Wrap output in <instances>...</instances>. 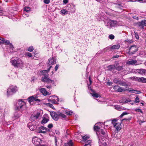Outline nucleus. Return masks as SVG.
<instances>
[{"instance_id":"1","label":"nucleus","mask_w":146,"mask_h":146,"mask_svg":"<svg viewBox=\"0 0 146 146\" xmlns=\"http://www.w3.org/2000/svg\"><path fill=\"white\" fill-rule=\"evenodd\" d=\"M96 134L99 138V146H107L106 140L104 138L106 135L104 131L102 129H100L97 131Z\"/></svg>"},{"instance_id":"2","label":"nucleus","mask_w":146,"mask_h":146,"mask_svg":"<svg viewBox=\"0 0 146 146\" xmlns=\"http://www.w3.org/2000/svg\"><path fill=\"white\" fill-rule=\"evenodd\" d=\"M52 66H50L48 70H44L42 71V73H44L43 74V76L42 78V80L44 82H46L47 83H51L53 84L54 83V81L53 80H52L48 78V72L49 71L50 69L52 68Z\"/></svg>"},{"instance_id":"3","label":"nucleus","mask_w":146,"mask_h":146,"mask_svg":"<svg viewBox=\"0 0 146 146\" xmlns=\"http://www.w3.org/2000/svg\"><path fill=\"white\" fill-rule=\"evenodd\" d=\"M117 23V22L116 21L111 20L109 19H108L105 21V25L109 29L116 26Z\"/></svg>"},{"instance_id":"4","label":"nucleus","mask_w":146,"mask_h":146,"mask_svg":"<svg viewBox=\"0 0 146 146\" xmlns=\"http://www.w3.org/2000/svg\"><path fill=\"white\" fill-rule=\"evenodd\" d=\"M11 62L12 63V65L17 67L20 66L22 63L21 60L20 59H12L11 60Z\"/></svg>"},{"instance_id":"5","label":"nucleus","mask_w":146,"mask_h":146,"mask_svg":"<svg viewBox=\"0 0 146 146\" xmlns=\"http://www.w3.org/2000/svg\"><path fill=\"white\" fill-rule=\"evenodd\" d=\"M9 88L10 89V91L9 89L7 92L8 96L12 95L13 93H15L17 91V87L16 86L11 85L10 86Z\"/></svg>"},{"instance_id":"6","label":"nucleus","mask_w":146,"mask_h":146,"mask_svg":"<svg viewBox=\"0 0 146 146\" xmlns=\"http://www.w3.org/2000/svg\"><path fill=\"white\" fill-rule=\"evenodd\" d=\"M18 105H17L16 106L17 108V110H22L23 109H27V108L26 106L25 103L22 101L20 100L18 102Z\"/></svg>"},{"instance_id":"7","label":"nucleus","mask_w":146,"mask_h":146,"mask_svg":"<svg viewBox=\"0 0 146 146\" xmlns=\"http://www.w3.org/2000/svg\"><path fill=\"white\" fill-rule=\"evenodd\" d=\"M138 50V48L136 46H131L129 48L128 54L129 55L133 54Z\"/></svg>"},{"instance_id":"8","label":"nucleus","mask_w":146,"mask_h":146,"mask_svg":"<svg viewBox=\"0 0 146 146\" xmlns=\"http://www.w3.org/2000/svg\"><path fill=\"white\" fill-rule=\"evenodd\" d=\"M41 142V139L37 137H34L33 138L32 142L34 144L37 146H39Z\"/></svg>"},{"instance_id":"9","label":"nucleus","mask_w":146,"mask_h":146,"mask_svg":"<svg viewBox=\"0 0 146 146\" xmlns=\"http://www.w3.org/2000/svg\"><path fill=\"white\" fill-rule=\"evenodd\" d=\"M50 114L52 118L55 121H57L59 119L58 113L57 114L54 111H50Z\"/></svg>"},{"instance_id":"10","label":"nucleus","mask_w":146,"mask_h":146,"mask_svg":"<svg viewBox=\"0 0 146 146\" xmlns=\"http://www.w3.org/2000/svg\"><path fill=\"white\" fill-rule=\"evenodd\" d=\"M40 116V112L37 111L36 114L32 115L31 116V119L33 121L35 120Z\"/></svg>"},{"instance_id":"11","label":"nucleus","mask_w":146,"mask_h":146,"mask_svg":"<svg viewBox=\"0 0 146 146\" xmlns=\"http://www.w3.org/2000/svg\"><path fill=\"white\" fill-rule=\"evenodd\" d=\"M49 129L47 128L44 127L42 126L40 127L38 130V133H45L47 130Z\"/></svg>"},{"instance_id":"12","label":"nucleus","mask_w":146,"mask_h":146,"mask_svg":"<svg viewBox=\"0 0 146 146\" xmlns=\"http://www.w3.org/2000/svg\"><path fill=\"white\" fill-rule=\"evenodd\" d=\"M56 60L53 58H50L48 60V64L50 65L56 64Z\"/></svg>"},{"instance_id":"13","label":"nucleus","mask_w":146,"mask_h":146,"mask_svg":"<svg viewBox=\"0 0 146 146\" xmlns=\"http://www.w3.org/2000/svg\"><path fill=\"white\" fill-rule=\"evenodd\" d=\"M40 91L44 96L49 95H50L49 92L46 91L44 88H42L40 89Z\"/></svg>"},{"instance_id":"14","label":"nucleus","mask_w":146,"mask_h":146,"mask_svg":"<svg viewBox=\"0 0 146 146\" xmlns=\"http://www.w3.org/2000/svg\"><path fill=\"white\" fill-rule=\"evenodd\" d=\"M121 124L119 123H117L115 125H114L113 126L115 129L117 131H119L121 129Z\"/></svg>"},{"instance_id":"15","label":"nucleus","mask_w":146,"mask_h":146,"mask_svg":"<svg viewBox=\"0 0 146 146\" xmlns=\"http://www.w3.org/2000/svg\"><path fill=\"white\" fill-rule=\"evenodd\" d=\"M101 123L100 122L97 123H96L94 125V130L97 131L99 130H99L100 129V128L101 127Z\"/></svg>"},{"instance_id":"16","label":"nucleus","mask_w":146,"mask_h":146,"mask_svg":"<svg viewBox=\"0 0 146 146\" xmlns=\"http://www.w3.org/2000/svg\"><path fill=\"white\" fill-rule=\"evenodd\" d=\"M137 62L136 60H131L129 61H127V64L128 65H137Z\"/></svg>"},{"instance_id":"17","label":"nucleus","mask_w":146,"mask_h":146,"mask_svg":"<svg viewBox=\"0 0 146 146\" xmlns=\"http://www.w3.org/2000/svg\"><path fill=\"white\" fill-rule=\"evenodd\" d=\"M137 72L139 74H146V70L145 69H138Z\"/></svg>"},{"instance_id":"18","label":"nucleus","mask_w":146,"mask_h":146,"mask_svg":"<svg viewBox=\"0 0 146 146\" xmlns=\"http://www.w3.org/2000/svg\"><path fill=\"white\" fill-rule=\"evenodd\" d=\"M116 67L114 65H111L107 67L108 70L110 71H114Z\"/></svg>"},{"instance_id":"19","label":"nucleus","mask_w":146,"mask_h":146,"mask_svg":"<svg viewBox=\"0 0 146 146\" xmlns=\"http://www.w3.org/2000/svg\"><path fill=\"white\" fill-rule=\"evenodd\" d=\"M137 81L139 82L146 83V78L143 77L139 78Z\"/></svg>"},{"instance_id":"20","label":"nucleus","mask_w":146,"mask_h":146,"mask_svg":"<svg viewBox=\"0 0 146 146\" xmlns=\"http://www.w3.org/2000/svg\"><path fill=\"white\" fill-rule=\"evenodd\" d=\"M73 143L72 140H70L64 144L65 146H73Z\"/></svg>"},{"instance_id":"21","label":"nucleus","mask_w":146,"mask_h":146,"mask_svg":"<svg viewBox=\"0 0 146 146\" xmlns=\"http://www.w3.org/2000/svg\"><path fill=\"white\" fill-rule=\"evenodd\" d=\"M48 100L49 102H51L53 104H55L56 103L55 99L52 98V96L49 97V98L48 99Z\"/></svg>"},{"instance_id":"22","label":"nucleus","mask_w":146,"mask_h":146,"mask_svg":"<svg viewBox=\"0 0 146 146\" xmlns=\"http://www.w3.org/2000/svg\"><path fill=\"white\" fill-rule=\"evenodd\" d=\"M118 84L120 86H128L127 83L123 81H121L120 80H119V82L118 83Z\"/></svg>"},{"instance_id":"23","label":"nucleus","mask_w":146,"mask_h":146,"mask_svg":"<svg viewBox=\"0 0 146 146\" xmlns=\"http://www.w3.org/2000/svg\"><path fill=\"white\" fill-rule=\"evenodd\" d=\"M33 96H32L28 98L27 99V100L30 103V104H33V103H32V102H34V100H33Z\"/></svg>"},{"instance_id":"24","label":"nucleus","mask_w":146,"mask_h":146,"mask_svg":"<svg viewBox=\"0 0 146 146\" xmlns=\"http://www.w3.org/2000/svg\"><path fill=\"white\" fill-rule=\"evenodd\" d=\"M137 24L138 26L140 27L142 29L144 28V26L143 25V23H142V21L141 22L137 23Z\"/></svg>"},{"instance_id":"25","label":"nucleus","mask_w":146,"mask_h":146,"mask_svg":"<svg viewBox=\"0 0 146 146\" xmlns=\"http://www.w3.org/2000/svg\"><path fill=\"white\" fill-rule=\"evenodd\" d=\"M120 47V46L119 44L115 45H113L111 47V48L112 49H118Z\"/></svg>"},{"instance_id":"26","label":"nucleus","mask_w":146,"mask_h":146,"mask_svg":"<svg viewBox=\"0 0 146 146\" xmlns=\"http://www.w3.org/2000/svg\"><path fill=\"white\" fill-rule=\"evenodd\" d=\"M33 96V100L34 101H36L38 102H40V100L38 99V97L37 96L34 95Z\"/></svg>"},{"instance_id":"27","label":"nucleus","mask_w":146,"mask_h":146,"mask_svg":"<svg viewBox=\"0 0 146 146\" xmlns=\"http://www.w3.org/2000/svg\"><path fill=\"white\" fill-rule=\"evenodd\" d=\"M61 13L63 15H65L68 14V12L66 11L65 9H62L61 11Z\"/></svg>"},{"instance_id":"28","label":"nucleus","mask_w":146,"mask_h":146,"mask_svg":"<svg viewBox=\"0 0 146 146\" xmlns=\"http://www.w3.org/2000/svg\"><path fill=\"white\" fill-rule=\"evenodd\" d=\"M49 121V119L48 118H46L45 117H44L42 121V123H46Z\"/></svg>"},{"instance_id":"29","label":"nucleus","mask_w":146,"mask_h":146,"mask_svg":"<svg viewBox=\"0 0 146 146\" xmlns=\"http://www.w3.org/2000/svg\"><path fill=\"white\" fill-rule=\"evenodd\" d=\"M2 42L5 43L6 44L8 45L9 44V40H6L3 38V40H2Z\"/></svg>"},{"instance_id":"30","label":"nucleus","mask_w":146,"mask_h":146,"mask_svg":"<svg viewBox=\"0 0 146 146\" xmlns=\"http://www.w3.org/2000/svg\"><path fill=\"white\" fill-rule=\"evenodd\" d=\"M58 116L59 117H60L62 118H65L66 117V116L65 115L61 113H58Z\"/></svg>"},{"instance_id":"31","label":"nucleus","mask_w":146,"mask_h":146,"mask_svg":"<svg viewBox=\"0 0 146 146\" xmlns=\"http://www.w3.org/2000/svg\"><path fill=\"white\" fill-rule=\"evenodd\" d=\"M115 69L118 71H121L123 69V66H121L116 67Z\"/></svg>"},{"instance_id":"32","label":"nucleus","mask_w":146,"mask_h":146,"mask_svg":"<svg viewBox=\"0 0 146 146\" xmlns=\"http://www.w3.org/2000/svg\"><path fill=\"white\" fill-rule=\"evenodd\" d=\"M117 121V120L116 119H113L112 120L111 123L113 124V126L115 125L117 123H116Z\"/></svg>"},{"instance_id":"33","label":"nucleus","mask_w":146,"mask_h":146,"mask_svg":"<svg viewBox=\"0 0 146 146\" xmlns=\"http://www.w3.org/2000/svg\"><path fill=\"white\" fill-rule=\"evenodd\" d=\"M30 9L28 7H26L24 8V10L25 11H26L27 12H29L30 11Z\"/></svg>"},{"instance_id":"34","label":"nucleus","mask_w":146,"mask_h":146,"mask_svg":"<svg viewBox=\"0 0 146 146\" xmlns=\"http://www.w3.org/2000/svg\"><path fill=\"white\" fill-rule=\"evenodd\" d=\"M89 137L86 135L82 137V139H83V140L84 141H85L88 140L89 139Z\"/></svg>"},{"instance_id":"35","label":"nucleus","mask_w":146,"mask_h":146,"mask_svg":"<svg viewBox=\"0 0 146 146\" xmlns=\"http://www.w3.org/2000/svg\"><path fill=\"white\" fill-rule=\"evenodd\" d=\"M73 112L72 111H66V114L68 115H71L73 113Z\"/></svg>"},{"instance_id":"36","label":"nucleus","mask_w":146,"mask_h":146,"mask_svg":"<svg viewBox=\"0 0 146 146\" xmlns=\"http://www.w3.org/2000/svg\"><path fill=\"white\" fill-rule=\"evenodd\" d=\"M34 50L33 46H31L28 48V51L30 52H32Z\"/></svg>"},{"instance_id":"37","label":"nucleus","mask_w":146,"mask_h":146,"mask_svg":"<svg viewBox=\"0 0 146 146\" xmlns=\"http://www.w3.org/2000/svg\"><path fill=\"white\" fill-rule=\"evenodd\" d=\"M108 37L110 39L113 40L115 36L111 34L109 35Z\"/></svg>"},{"instance_id":"38","label":"nucleus","mask_w":146,"mask_h":146,"mask_svg":"<svg viewBox=\"0 0 146 146\" xmlns=\"http://www.w3.org/2000/svg\"><path fill=\"white\" fill-rule=\"evenodd\" d=\"M25 55L26 56H27L29 57H31L32 56V54L29 52H27L25 53Z\"/></svg>"},{"instance_id":"39","label":"nucleus","mask_w":146,"mask_h":146,"mask_svg":"<svg viewBox=\"0 0 146 146\" xmlns=\"http://www.w3.org/2000/svg\"><path fill=\"white\" fill-rule=\"evenodd\" d=\"M92 96L93 97H95L96 98H98L99 96V95L98 94L94 93L92 94Z\"/></svg>"},{"instance_id":"40","label":"nucleus","mask_w":146,"mask_h":146,"mask_svg":"<svg viewBox=\"0 0 146 146\" xmlns=\"http://www.w3.org/2000/svg\"><path fill=\"white\" fill-rule=\"evenodd\" d=\"M36 127L33 125L29 127L31 131H33L35 129Z\"/></svg>"},{"instance_id":"41","label":"nucleus","mask_w":146,"mask_h":146,"mask_svg":"<svg viewBox=\"0 0 146 146\" xmlns=\"http://www.w3.org/2000/svg\"><path fill=\"white\" fill-rule=\"evenodd\" d=\"M139 102V99L138 96H137L135 98L134 102L136 103H138Z\"/></svg>"},{"instance_id":"42","label":"nucleus","mask_w":146,"mask_h":146,"mask_svg":"<svg viewBox=\"0 0 146 146\" xmlns=\"http://www.w3.org/2000/svg\"><path fill=\"white\" fill-rule=\"evenodd\" d=\"M128 114V113L126 112H124L121 114L119 117L121 118L124 115L127 114Z\"/></svg>"},{"instance_id":"43","label":"nucleus","mask_w":146,"mask_h":146,"mask_svg":"<svg viewBox=\"0 0 146 146\" xmlns=\"http://www.w3.org/2000/svg\"><path fill=\"white\" fill-rule=\"evenodd\" d=\"M52 98L53 99H55L56 100V102L58 101H59L58 98V97L55 96V95H53L52 96Z\"/></svg>"},{"instance_id":"44","label":"nucleus","mask_w":146,"mask_h":146,"mask_svg":"<svg viewBox=\"0 0 146 146\" xmlns=\"http://www.w3.org/2000/svg\"><path fill=\"white\" fill-rule=\"evenodd\" d=\"M46 105L48 106L49 107L51 108L52 109H54V108L52 104H50L49 103H47V104Z\"/></svg>"},{"instance_id":"45","label":"nucleus","mask_w":146,"mask_h":146,"mask_svg":"<svg viewBox=\"0 0 146 146\" xmlns=\"http://www.w3.org/2000/svg\"><path fill=\"white\" fill-rule=\"evenodd\" d=\"M119 80L118 79H116L114 80V82L117 84L119 82Z\"/></svg>"},{"instance_id":"46","label":"nucleus","mask_w":146,"mask_h":146,"mask_svg":"<svg viewBox=\"0 0 146 146\" xmlns=\"http://www.w3.org/2000/svg\"><path fill=\"white\" fill-rule=\"evenodd\" d=\"M118 90L117 92H121L123 90V89L121 87L119 86V88H118Z\"/></svg>"},{"instance_id":"47","label":"nucleus","mask_w":146,"mask_h":146,"mask_svg":"<svg viewBox=\"0 0 146 146\" xmlns=\"http://www.w3.org/2000/svg\"><path fill=\"white\" fill-rule=\"evenodd\" d=\"M119 86H118L116 85L115 86L113 87V89L117 91L118 90V88H119Z\"/></svg>"},{"instance_id":"48","label":"nucleus","mask_w":146,"mask_h":146,"mask_svg":"<svg viewBox=\"0 0 146 146\" xmlns=\"http://www.w3.org/2000/svg\"><path fill=\"white\" fill-rule=\"evenodd\" d=\"M142 23H143V26H146V20H144L142 21Z\"/></svg>"},{"instance_id":"49","label":"nucleus","mask_w":146,"mask_h":146,"mask_svg":"<svg viewBox=\"0 0 146 146\" xmlns=\"http://www.w3.org/2000/svg\"><path fill=\"white\" fill-rule=\"evenodd\" d=\"M131 101V100L129 99H126L125 100L123 101V102L125 103H127L128 102H130Z\"/></svg>"},{"instance_id":"50","label":"nucleus","mask_w":146,"mask_h":146,"mask_svg":"<svg viewBox=\"0 0 146 146\" xmlns=\"http://www.w3.org/2000/svg\"><path fill=\"white\" fill-rule=\"evenodd\" d=\"M19 115L18 114V113H16L14 114V117L16 119L18 118L19 117Z\"/></svg>"},{"instance_id":"51","label":"nucleus","mask_w":146,"mask_h":146,"mask_svg":"<svg viewBox=\"0 0 146 146\" xmlns=\"http://www.w3.org/2000/svg\"><path fill=\"white\" fill-rule=\"evenodd\" d=\"M132 79H133V80H135L136 81H137V80H138V79H139V78L136 77V76H134L132 78Z\"/></svg>"},{"instance_id":"52","label":"nucleus","mask_w":146,"mask_h":146,"mask_svg":"<svg viewBox=\"0 0 146 146\" xmlns=\"http://www.w3.org/2000/svg\"><path fill=\"white\" fill-rule=\"evenodd\" d=\"M44 2L46 4H48L50 2V0H44Z\"/></svg>"},{"instance_id":"53","label":"nucleus","mask_w":146,"mask_h":146,"mask_svg":"<svg viewBox=\"0 0 146 146\" xmlns=\"http://www.w3.org/2000/svg\"><path fill=\"white\" fill-rule=\"evenodd\" d=\"M135 35L136 38L137 39H138L139 38V36L138 34L137 33H135Z\"/></svg>"},{"instance_id":"54","label":"nucleus","mask_w":146,"mask_h":146,"mask_svg":"<svg viewBox=\"0 0 146 146\" xmlns=\"http://www.w3.org/2000/svg\"><path fill=\"white\" fill-rule=\"evenodd\" d=\"M55 144L56 146H58L57 145V138L56 137H55Z\"/></svg>"},{"instance_id":"55","label":"nucleus","mask_w":146,"mask_h":146,"mask_svg":"<svg viewBox=\"0 0 146 146\" xmlns=\"http://www.w3.org/2000/svg\"><path fill=\"white\" fill-rule=\"evenodd\" d=\"M53 126V125L52 124V123L49 124L48 125V128H52V127Z\"/></svg>"},{"instance_id":"56","label":"nucleus","mask_w":146,"mask_h":146,"mask_svg":"<svg viewBox=\"0 0 146 146\" xmlns=\"http://www.w3.org/2000/svg\"><path fill=\"white\" fill-rule=\"evenodd\" d=\"M91 141L90 140H88L85 142L87 144V143L88 144H90V145H91Z\"/></svg>"},{"instance_id":"57","label":"nucleus","mask_w":146,"mask_h":146,"mask_svg":"<svg viewBox=\"0 0 146 146\" xmlns=\"http://www.w3.org/2000/svg\"><path fill=\"white\" fill-rule=\"evenodd\" d=\"M68 2V0H63V2L64 4H66Z\"/></svg>"},{"instance_id":"58","label":"nucleus","mask_w":146,"mask_h":146,"mask_svg":"<svg viewBox=\"0 0 146 146\" xmlns=\"http://www.w3.org/2000/svg\"><path fill=\"white\" fill-rule=\"evenodd\" d=\"M117 7H119L120 9H122L123 8V7L121 6L120 5L118 4L117 5Z\"/></svg>"},{"instance_id":"59","label":"nucleus","mask_w":146,"mask_h":146,"mask_svg":"<svg viewBox=\"0 0 146 146\" xmlns=\"http://www.w3.org/2000/svg\"><path fill=\"white\" fill-rule=\"evenodd\" d=\"M58 64H56L55 67V71H56L58 68Z\"/></svg>"},{"instance_id":"60","label":"nucleus","mask_w":146,"mask_h":146,"mask_svg":"<svg viewBox=\"0 0 146 146\" xmlns=\"http://www.w3.org/2000/svg\"><path fill=\"white\" fill-rule=\"evenodd\" d=\"M112 83L111 82H108L107 83V84L108 85L110 86L112 84Z\"/></svg>"},{"instance_id":"61","label":"nucleus","mask_w":146,"mask_h":146,"mask_svg":"<svg viewBox=\"0 0 146 146\" xmlns=\"http://www.w3.org/2000/svg\"><path fill=\"white\" fill-rule=\"evenodd\" d=\"M115 109H117L119 110V109H120V107L119 106H115Z\"/></svg>"},{"instance_id":"62","label":"nucleus","mask_w":146,"mask_h":146,"mask_svg":"<svg viewBox=\"0 0 146 146\" xmlns=\"http://www.w3.org/2000/svg\"><path fill=\"white\" fill-rule=\"evenodd\" d=\"M9 47H10V48H12V49H13V48H14L13 46L12 45V44L9 43Z\"/></svg>"},{"instance_id":"63","label":"nucleus","mask_w":146,"mask_h":146,"mask_svg":"<svg viewBox=\"0 0 146 146\" xmlns=\"http://www.w3.org/2000/svg\"><path fill=\"white\" fill-rule=\"evenodd\" d=\"M137 1L139 2L142 1L143 3L146 2V0H137Z\"/></svg>"},{"instance_id":"64","label":"nucleus","mask_w":146,"mask_h":146,"mask_svg":"<svg viewBox=\"0 0 146 146\" xmlns=\"http://www.w3.org/2000/svg\"><path fill=\"white\" fill-rule=\"evenodd\" d=\"M84 146H91V145L88 144L87 143V144L86 143Z\"/></svg>"}]
</instances>
